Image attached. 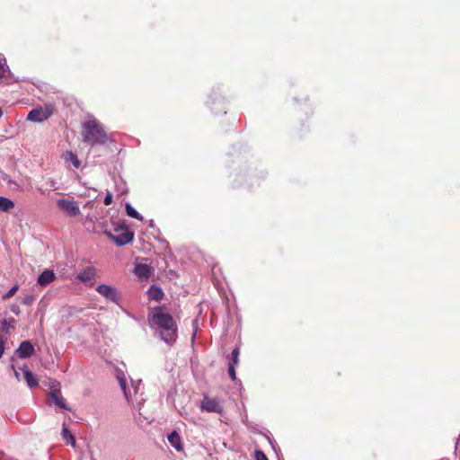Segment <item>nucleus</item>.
I'll use <instances>...</instances> for the list:
<instances>
[{
	"label": "nucleus",
	"mask_w": 460,
	"mask_h": 460,
	"mask_svg": "<svg viewBox=\"0 0 460 460\" xmlns=\"http://www.w3.org/2000/svg\"><path fill=\"white\" fill-rule=\"evenodd\" d=\"M147 321L152 329L159 333L162 340L167 343L175 341L177 338V324L173 317L163 306L149 308Z\"/></svg>",
	"instance_id": "f257e3e1"
},
{
	"label": "nucleus",
	"mask_w": 460,
	"mask_h": 460,
	"mask_svg": "<svg viewBox=\"0 0 460 460\" xmlns=\"http://www.w3.org/2000/svg\"><path fill=\"white\" fill-rule=\"evenodd\" d=\"M83 140L92 146L96 144H104L108 140L107 134L96 119H90L82 125Z\"/></svg>",
	"instance_id": "f03ea898"
},
{
	"label": "nucleus",
	"mask_w": 460,
	"mask_h": 460,
	"mask_svg": "<svg viewBox=\"0 0 460 460\" xmlns=\"http://www.w3.org/2000/svg\"><path fill=\"white\" fill-rule=\"evenodd\" d=\"M55 111V106L52 103L45 104L43 107H37L31 110L28 115L27 119L31 122L40 123L52 116Z\"/></svg>",
	"instance_id": "7ed1b4c3"
},
{
	"label": "nucleus",
	"mask_w": 460,
	"mask_h": 460,
	"mask_svg": "<svg viewBox=\"0 0 460 460\" xmlns=\"http://www.w3.org/2000/svg\"><path fill=\"white\" fill-rule=\"evenodd\" d=\"M122 231L119 234H114L111 231L105 230L104 234L118 246H123L131 243L134 239V233L125 229L124 227H116L115 232Z\"/></svg>",
	"instance_id": "20e7f679"
},
{
	"label": "nucleus",
	"mask_w": 460,
	"mask_h": 460,
	"mask_svg": "<svg viewBox=\"0 0 460 460\" xmlns=\"http://www.w3.org/2000/svg\"><path fill=\"white\" fill-rule=\"evenodd\" d=\"M58 208L68 217H76L80 214V208L73 199H61L57 201Z\"/></svg>",
	"instance_id": "39448f33"
},
{
	"label": "nucleus",
	"mask_w": 460,
	"mask_h": 460,
	"mask_svg": "<svg viewBox=\"0 0 460 460\" xmlns=\"http://www.w3.org/2000/svg\"><path fill=\"white\" fill-rule=\"evenodd\" d=\"M201 410L208 412H216L221 414L223 412V407L217 398H211L209 396H204L201 402Z\"/></svg>",
	"instance_id": "423d86ee"
},
{
	"label": "nucleus",
	"mask_w": 460,
	"mask_h": 460,
	"mask_svg": "<svg viewBox=\"0 0 460 460\" xmlns=\"http://www.w3.org/2000/svg\"><path fill=\"white\" fill-rule=\"evenodd\" d=\"M96 291L104 296L106 299L111 300L116 304L119 303V296L117 289L110 285H99L96 288Z\"/></svg>",
	"instance_id": "0eeeda50"
},
{
	"label": "nucleus",
	"mask_w": 460,
	"mask_h": 460,
	"mask_svg": "<svg viewBox=\"0 0 460 460\" xmlns=\"http://www.w3.org/2000/svg\"><path fill=\"white\" fill-rule=\"evenodd\" d=\"M49 397L51 398V402H54L57 406L64 409V410H70V408L66 403V400L61 395L60 390L58 388H52L51 392L49 393Z\"/></svg>",
	"instance_id": "6e6552de"
},
{
	"label": "nucleus",
	"mask_w": 460,
	"mask_h": 460,
	"mask_svg": "<svg viewBox=\"0 0 460 460\" xmlns=\"http://www.w3.org/2000/svg\"><path fill=\"white\" fill-rule=\"evenodd\" d=\"M34 351L35 349L33 345L28 341H22L17 349L19 357L22 358L31 357V355L34 354Z\"/></svg>",
	"instance_id": "1a4fd4ad"
},
{
	"label": "nucleus",
	"mask_w": 460,
	"mask_h": 460,
	"mask_svg": "<svg viewBox=\"0 0 460 460\" xmlns=\"http://www.w3.org/2000/svg\"><path fill=\"white\" fill-rule=\"evenodd\" d=\"M56 279V275L53 270H46L38 278V284L45 287L52 283Z\"/></svg>",
	"instance_id": "9d476101"
},
{
	"label": "nucleus",
	"mask_w": 460,
	"mask_h": 460,
	"mask_svg": "<svg viewBox=\"0 0 460 460\" xmlns=\"http://www.w3.org/2000/svg\"><path fill=\"white\" fill-rule=\"evenodd\" d=\"M95 277V270L93 267H88L83 270H81L78 274V279L82 282H88L94 279Z\"/></svg>",
	"instance_id": "9b49d317"
},
{
	"label": "nucleus",
	"mask_w": 460,
	"mask_h": 460,
	"mask_svg": "<svg viewBox=\"0 0 460 460\" xmlns=\"http://www.w3.org/2000/svg\"><path fill=\"white\" fill-rule=\"evenodd\" d=\"M24 379L28 385L29 387L34 388L37 387L39 383L36 376L33 375V373L27 368V367H24L22 368Z\"/></svg>",
	"instance_id": "f8f14e48"
},
{
	"label": "nucleus",
	"mask_w": 460,
	"mask_h": 460,
	"mask_svg": "<svg viewBox=\"0 0 460 460\" xmlns=\"http://www.w3.org/2000/svg\"><path fill=\"white\" fill-rule=\"evenodd\" d=\"M63 158L66 163H71L73 167L77 169L81 165V161L78 159L77 155L72 151H66L63 155Z\"/></svg>",
	"instance_id": "ddd939ff"
},
{
	"label": "nucleus",
	"mask_w": 460,
	"mask_h": 460,
	"mask_svg": "<svg viewBox=\"0 0 460 460\" xmlns=\"http://www.w3.org/2000/svg\"><path fill=\"white\" fill-rule=\"evenodd\" d=\"M135 273L141 279H147L150 276V267L146 264H137L135 268Z\"/></svg>",
	"instance_id": "4468645a"
},
{
	"label": "nucleus",
	"mask_w": 460,
	"mask_h": 460,
	"mask_svg": "<svg viewBox=\"0 0 460 460\" xmlns=\"http://www.w3.org/2000/svg\"><path fill=\"white\" fill-rule=\"evenodd\" d=\"M149 298L155 301H160L164 297V292L160 288L151 286L148 290Z\"/></svg>",
	"instance_id": "2eb2a0df"
},
{
	"label": "nucleus",
	"mask_w": 460,
	"mask_h": 460,
	"mask_svg": "<svg viewBox=\"0 0 460 460\" xmlns=\"http://www.w3.org/2000/svg\"><path fill=\"white\" fill-rule=\"evenodd\" d=\"M168 440L170 444L175 447L178 451L181 449V437L176 431H172L168 436Z\"/></svg>",
	"instance_id": "dca6fc26"
},
{
	"label": "nucleus",
	"mask_w": 460,
	"mask_h": 460,
	"mask_svg": "<svg viewBox=\"0 0 460 460\" xmlns=\"http://www.w3.org/2000/svg\"><path fill=\"white\" fill-rule=\"evenodd\" d=\"M125 208L128 217L143 221V217L129 203H127Z\"/></svg>",
	"instance_id": "f3484780"
},
{
	"label": "nucleus",
	"mask_w": 460,
	"mask_h": 460,
	"mask_svg": "<svg viewBox=\"0 0 460 460\" xmlns=\"http://www.w3.org/2000/svg\"><path fill=\"white\" fill-rule=\"evenodd\" d=\"M14 207V203L4 197H0V210L8 211Z\"/></svg>",
	"instance_id": "a211bd4d"
},
{
	"label": "nucleus",
	"mask_w": 460,
	"mask_h": 460,
	"mask_svg": "<svg viewBox=\"0 0 460 460\" xmlns=\"http://www.w3.org/2000/svg\"><path fill=\"white\" fill-rule=\"evenodd\" d=\"M62 436H63V438L66 440V444H70L73 447H75V439L67 428H66V427L63 428Z\"/></svg>",
	"instance_id": "6ab92c4d"
},
{
	"label": "nucleus",
	"mask_w": 460,
	"mask_h": 460,
	"mask_svg": "<svg viewBox=\"0 0 460 460\" xmlns=\"http://www.w3.org/2000/svg\"><path fill=\"white\" fill-rule=\"evenodd\" d=\"M45 190H56L58 189L57 182L52 178H47L44 180V185L42 186Z\"/></svg>",
	"instance_id": "aec40b11"
},
{
	"label": "nucleus",
	"mask_w": 460,
	"mask_h": 460,
	"mask_svg": "<svg viewBox=\"0 0 460 460\" xmlns=\"http://www.w3.org/2000/svg\"><path fill=\"white\" fill-rule=\"evenodd\" d=\"M18 289H19V285L15 284L13 287H12L10 288V290L7 293H5L4 295L2 296V298L4 300L10 299L11 297H13L16 294Z\"/></svg>",
	"instance_id": "412c9836"
},
{
	"label": "nucleus",
	"mask_w": 460,
	"mask_h": 460,
	"mask_svg": "<svg viewBox=\"0 0 460 460\" xmlns=\"http://www.w3.org/2000/svg\"><path fill=\"white\" fill-rule=\"evenodd\" d=\"M239 355H240V349L239 348L234 349V350L231 353V361L229 363H233L234 366L238 364L239 361Z\"/></svg>",
	"instance_id": "4be33fe9"
},
{
	"label": "nucleus",
	"mask_w": 460,
	"mask_h": 460,
	"mask_svg": "<svg viewBox=\"0 0 460 460\" xmlns=\"http://www.w3.org/2000/svg\"><path fill=\"white\" fill-rule=\"evenodd\" d=\"M228 374H229V376L230 378L234 381L236 379V373H235V368H234V366L233 363H229V366H228Z\"/></svg>",
	"instance_id": "5701e85b"
},
{
	"label": "nucleus",
	"mask_w": 460,
	"mask_h": 460,
	"mask_svg": "<svg viewBox=\"0 0 460 460\" xmlns=\"http://www.w3.org/2000/svg\"><path fill=\"white\" fill-rule=\"evenodd\" d=\"M255 459L256 460H268L266 455L261 450L255 451Z\"/></svg>",
	"instance_id": "b1692460"
},
{
	"label": "nucleus",
	"mask_w": 460,
	"mask_h": 460,
	"mask_svg": "<svg viewBox=\"0 0 460 460\" xmlns=\"http://www.w3.org/2000/svg\"><path fill=\"white\" fill-rule=\"evenodd\" d=\"M103 203L106 205V206H109L112 203V195L111 193H108L105 198H104V200H103Z\"/></svg>",
	"instance_id": "393cba45"
},
{
	"label": "nucleus",
	"mask_w": 460,
	"mask_h": 460,
	"mask_svg": "<svg viewBox=\"0 0 460 460\" xmlns=\"http://www.w3.org/2000/svg\"><path fill=\"white\" fill-rule=\"evenodd\" d=\"M4 340L0 337V358H2L3 354H4Z\"/></svg>",
	"instance_id": "a878e982"
},
{
	"label": "nucleus",
	"mask_w": 460,
	"mask_h": 460,
	"mask_svg": "<svg viewBox=\"0 0 460 460\" xmlns=\"http://www.w3.org/2000/svg\"><path fill=\"white\" fill-rule=\"evenodd\" d=\"M33 301V297L31 296H26L24 299H23V304L25 305H31Z\"/></svg>",
	"instance_id": "bb28decb"
},
{
	"label": "nucleus",
	"mask_w": 460,
	"mask_h": 460,
	"mask_svg": "<svg viewBox=\"0 0 460 460\" xmlns=\"http://www.w3.org/2000/svg\"><path fill=\"white\" fill-rule=\"evenodd\" d=\"M5 75V69L2 63H0V78Z\"/></svg>",
	"instance_id": "cd10ccee"
},
{
	"label": "nucleus",
	"mask_w": 460,
	"mask_h": 460,
	"mask_svg": "<svg viewBox=\"0 0 460 460\" xmlns=\"http://www.w3.org/2000/svg\"><path fill=\"white\" fill-rule=\"evenodd\" d=\"M12 367H13V369L14 370V374H15L16 378H17V379H19V378H20V374H19V372H17V371L14 369V367H13V366Z\"/></svg>",
	"instance_id": "c85d7f7f"
},
{
	"label": "nucleus",
	"mask_w": 460,
	"mask_h": 460,
	"mask_svg": "<svg viewBox=\"0 0 460 460\" xmlns=\"http://www.w3.org/2000/svg\"><path fill=\"white\" fill-rule=\"evenodd\" d=\"M9 323L12 324L11 325L12 328H14V325H13L14 324V320H12Z\"/></svg>",
	"instance_id": "c756f323"
},
{
	"label": "nucleus",
	"mask_w": 460,
	"mask_h": 460,
	"mask_svg": "<svg viewBox=\"0 0 460 460\" xmlns=\"http://www.w3.org/2000/svg\"><path fill=\"white\" fill-rule=\"evenodd\" d=\"M2 115H3V111H2V109L0 108V118L2 117Z\"/></svg>",
	"instance_id": "7c9ffc66"
}]
</instances>
